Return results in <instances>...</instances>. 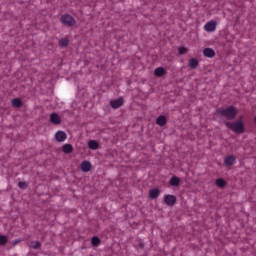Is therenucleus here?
<instances>
[{"instance_id":"f257e3e1","label":"nucleus","mask_w":256,"mask_h":256,"mask_svg":"<svg viewBox=\"0 0 256 256\" xmlns=\"http://www.w3.org/2000/svg\"><path fill=\"white\" fill-rule=\"evenodd\" d=\"M226 127L231 129L234 133H244L245 132V125L243 124V120H237L235 122H226Z\"/></svg>"},{"instance_id":"f03ea898","label":"nucleus","mask_w":256,"mask_h":256,"mask_svg":"<svg viewBox=\"0 0 256 256\" xmlns=\"http://www.w3.org/2000/svg\"><path fill=\"white\" fill-rule=\"evenodd\" d=\"M217 113L226 119H235L237 117V109L231 106L224 110H218Z\"/></svg>"},{"instance_id":"7ed1b4c3","label":"nucleus","mask_w":256,"mask_h":256,"mask_svg":"<svg viewBox=\"0 0 256 256\" xmlns=\"http://www.w3.org/2000/svg\"><path fill=\"white\" fill-rule=\"evenodd\" d=\"M61 21L64 23V25H68L69 27L75 24V18L68 14L63 15L61 17Z\"/></svg>"},{"instance_id":"20e7f679","label":"nucleus","mask_w":256,"mask_h":256,"mask_svg":"<svg viewBox=\"0 0 256 256\" xmlns=\"http://www.w3.org/2000/svg\"><path fill=\"white\" fill-rule=\"evenodd\" d=\"M123 103H125L123 98H117L110 101V105L113 109H119V107H121Z\"/></svg>"},{"instance_id":"39448f33","label":"nucleus","mask_w":256,"mask_h":256,"mask_svg":"<svg viewBox=\"0 0 256 256\" xmlns=\"http://www.w3.org/2000/svg\"><path fill=\"white\" fill-rule=\"evenodd\" d=\"M204 29L208 33H212V31H215V29H217V22L210 21V22L206 23L204 26Z\"/></svg>"},{"instance_id":"423d86ee","label":"nucleus","mask_w":256,"mask_h":256,"mask_svg":"<svg viewBox=\"0 0 256 256\" xmlns=\"http://www.w3.org/2000/svg\"><path fill=\"white\" fill-rule=\"evenodd\" d=\"M164 201H165L166 205L173 206V205H175L177 198L173 195H166V196H164Z\"/></svg>"},{"instance_id":"0eeeda50","label":"nucleus","mask_w":256,"mask_h":256,"mask_svg":"<svg viewBox=\"0 0 256 256\" xmlns=\"http://www.w3.org/2000/svg\"><path fill=\"white\" fill-rule=\"evenodd\" d=\"M55 139L59 143H63V141H65L67 139V134L65 132H63V131H58L55 134Z\"/></svg>"},{"instance_id":"6e6552de","label":"nucleus","mask_w":256,"mask_h":256,"mask_svg":"<svg viewBox=\"0 0 256 256\" xmlns=\"http://www.w3.org/2000/svg\"><path fill=\"white\" fill-rule=\"evenodd\" d=\"M50 121L53 123V125H61V117L57 113H52L50 115Z\"/></svg>"},{"instance_id":"1a4fd4ad","label":"nucleus","mask_w":256,"mask_h":256,"mask_svg":"<svg viewBox=\"0 0 256 256\" xmlns=\"http://www.w3.org/2000/svg\"><path fill=\"white\" fill-rule=\"evenodd\" d=\"M203 55L204 57L213 58L215 57V50H213L212 48H205L203 50Z\"/></svg>"},{"instance_id":"9d476101","label":"nucleus","mask_w":256,"mask_h":256,"mask_svg":"<svg viewBox=\"0 0 256 256\" xmlns=\"http://www.w3.org/2000/svg\"><path fill=\"white\" fill-rule=\"evenodd\" d=\"M225 165H227L228 167H231V165H234L235 163V156L233 155H229L225 158L224 160Z\"/></svg>"},{"instance_id":"9b49d317","label":"nucleus","mask_w":256,"mask_h":256,"mask_svg":"<svg viewBox=\"0 0 256 256\" xmlns=\"http://www.w3.org/2000/svg\"><path fill=\"white\" fill-rule=\"evenodd\" d=\"M81 169L84 173H88V171H91V163L87 161L82 162Z\"/></svg>"},{"instance_id":"f8f14e48","label":"nucleus","mask_w":256,"mask_h":256,"mask_svg":"<svg viewBox=\"0 0 256 256\" xmlns=\"http://www.w3.org/2000/svg\"><path fill=\"white\" fill-rule=\"evenodd\" d=\"M154 74L156 77H163L165 75V69L163 67H158L155 69Z\"/></svg>"},{"instance_id":"ddd939ff","label":"nucleus","mask_w":256,"mask_h":256,"mask_svg":"<svg viewBox=\"0 0 256 256\" xmlns=\"http://www.w3.org/2000/svg\"><path fill=\"white\" fill-rule=\"evenodd\" d=\"M149 197L150 199H157V197H159V189L155 188L150 190Z\"/></svg>"},{"instance_id":"4468645a","label":"nucleus","mask_w":256,"mask_h":256,"mask_svg":"<svg viewBox=\"0 0 256 256\" xmlns=\"http://www.w3.org/2000/svg\"><path fill=\"white\" fill-rule=\"evenodd\" d=\"M157 125H159L160 127H163L165 125V123H167V118H165V116H159L156 120Z\"/></svg>"},{"instance_id":"2eb2a0df","label":"nucleus","mask_w":256,"mask_h":256,"mask_svg":"<svg viewBox=\"0 0 256 256\" xmlns=\"http://www.w3.org/2000/svg\"><path fill=\"white\" fill-rule=\"evenodd\" d=\"M62 151L64 153H73V146L71 144H65L63 147H62Z\"/></svg>"},{"instance_id":"dca6fc26","label":"nucleus","mask_w":256,"mask_h":256,"mask_svg":"<svg viewBox=\"0 0 256 256\" xmlns=\"http://www.w3.org/2000/svg\"><path fill=\"white\" fill-rule=\"evenodd\" d=\"M198 66H199V61H197V59L192 58L189 60V67L191 69H196V67H198Z\"/></svg>"},{"instance_id":"f3484780","label":"nucleus","mask_w":256,"mask_h":256,"mask_svg":"<svg viewBox=\"0 0 256 256\" xmlns=\"http://www.w3.org/2000/svg\"><path fill=\"white\" fill-rule=\"evenodd\" d=\"M180 182H181V180H179L178 177H172L170 179V185H172V187H179Z\"/></svg>"},{"instance_id":"a211bd4d","label":"nucleus","mask_w":256,"mask_h":256,"mask_svg":"<svg viewBox=\"0 0 256 256\" xmlns=\"http://www.w3.org/2000/svg\"><path fill=\"white\" fill-rule=\"evenodd\" d=\"M88 146H89V149H93V150L99 149V143H97V141L95 140L89 141Z\"/></svg>"},{"instance_id":"6ab92c4d","label":"nucleus","mask_w":256,"mask_h":256,"mask_svg":"<svg viewBox=\"0 0 256 256\" xmlns=\"http://www.w3.org/2000/svg\"><path fill=\"white\" fill-rule=\"evenodd\" d=\"M12 105L13 107H21V105H23V101H21V98H14L12 99Z\"/></svg>"},{"instance_id":"aec40b11","label":"nucleus","mask_w":256,"mask_h":256,"mask_svg":"<svg viewBox=\"0 0 256 256\" xmlns=\"http://www.w3.org/2000/svg\"><path fill=\"white\" fill-rule=\"evenodd\" d=\"M30 247L32 249H39L41 247V243L39 241H33L30 243Z\"/></svg>"},{"instance_id":"412c9836","label":"nucleus","mask_w":256,"mask_h":256,"mask_svg":"<svg viewBox=\"0 0 256 256\" xmlns=\"http://www.w3.org/2000/svg\"><path fill=\"white\" fill-rule=\"evenodd\" d=\"M91 242H92V245H94L95 247H97V245H99V243H101V240L99 239V237L94 236V237H92Z\"/></svg>"},{"instance_id":"4be33fe9","label":"nucleus","mask_w":256,"mask_h":256,"mask_svg":"<svg viewBox=\"0 0 256 256\" xmlns=\"http://www.w3.org/2000/svg\"><path fill=\"white\" fill-rule=\"evenodd\" d=\"M59 45H60L61 47H67V45H69V40H67V38L61 39V40L59 41Z\"/></svg>"},{"instance_id":"5701e85b","label":"nucleus","mask_w":256,"mask_h":256,"mask_svg":"<svg viewBox=\"0 0 256 256\" xmlns=\"http://www.w3.org/2000/svg\"><path fill=\"white\" fill-rule=\"evenodd\" d=\"M216 185L218 187H225V180H223L221 178L216 179Z\"/></svg>"},{"instance_id":"b1692460","label":"nucleus","mask_w":256,"mask_h":256,"mask_svg":"<svg viewBox=\"0 0 256 256\" xmlns=\"http://www.w3.org/2000/svg\"><path fill=\"white\" fill-rule=\"evenodd\" d=\"M7 244V237L1 235L0 236V245H6Z\"/></svg>"},{"instance_id":"393cba45","label":"nucleus","mask_w":256,"mask_h":256,"mask_svg":"<svg viewBox=\"0 0 256 256\" xmlns=\"http://www.w3.org/2000/svg\"><path fill=\"white\" fill-rule=\"evenodd\" d=\"M186 52H187V48H185V47L179 48L180 55H185Z\"/></svg>"},{"instance_id":"a878e982","label":"nucleus","mask_w":256,"mask_h":256,"mask_svg":"<svg viewBox=\"0 0 256 256\" xmlns=\"http://www.w3.org/2000/svg\"><path fill=\"white\" fill-rule=\"evenodd\" d=\"M18 186L20 189H24V187H27V184L25 182H19Z\"/></svg>"},{"instance_id":"bb28decb","label":"nucleus","mask_w":256,"mask_h":256,"mask_svg":"<svg viewBox=\"0 0 256 256\" xmlns=\"http://www.w3.org/2000/svg\"><path fill=\"white\" fill-rule=\"evenodd\" d=\"M16 243H19V241H16Z\"/></svg>"}]
</instances>
